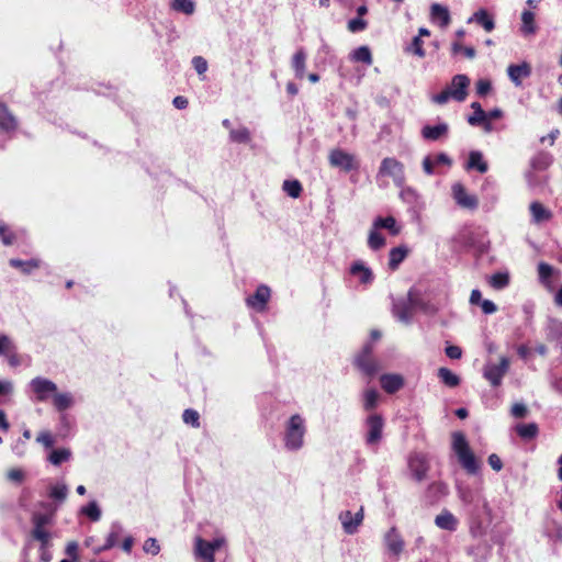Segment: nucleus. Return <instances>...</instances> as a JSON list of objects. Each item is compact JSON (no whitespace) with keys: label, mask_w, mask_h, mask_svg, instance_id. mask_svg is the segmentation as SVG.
<instances>
[{"label":"nucleus","mask_w":562,"mask_h":562,"mask_svg":"<svg viewBox=\"0 0 562 562\" xmlns=\"http://www.w3.org/2000/svg\"><path fill=\"white\" fill-rule=\"evenodd\" d=\"M435 524L440 529L454 531L458 527V519L449 510H442L436 516Z\"/></svg>","instance_id":"nucleus-25"},{"label":"nucleus","mask_w":562,"mask_h":562,"mask_svg":"<svg viewBox=\"0 0 562 562\" xmlns=\"http://www.w3.org/2000/svg\"><path fill=\"white\" fill-rule=\"evenodd\" d=\"M488 283L495 290H503L509 284V274L507 272H496L490 277Z\"/></svg>","instance_id":"nucleus-41"},{"label":"nucleus","mask_w":562,"mask_h":562,"mask_svg":"<svg viewBox=\"0 0 562 562\" xmlns=\"http://www.w3.org/2000/svg\"><path fill=\"white\" fill-rule=\"evenodd\" d=\"M384 178H391L397 188L404 187L406 181L404 165L395 158H384L379 167L376 180Z\"/></svg>","instance_id":"nucleus-4"},{"label":"nucleus","mask_w":562,"mask_h":562,"mask_svg":"<svg viewBox=\"0 0 562 562\" xmlns=\"http://www.w3.org/2000/svg\"><path fill=\"white\" fill-rule=\"evenodd\" d=\"M351 59L370 66L373 61L371 50L368 46H360L351 53Z\"/></svg>","instance_id":"nucleus-39"},{"label":"nucleus","mask_w":562,"mask_h":562,"mask_svg":"<svg viewBox=\"0 0 562 562\" xmlns=\"http://www.w3.org/2000/svg\"><path fill=\"white\" fill-rule=\"evenodd\" d=\"M451 48L453 54L462 52L470 59L475 57V49L473 47H463L460 43L454 42Z\"/></svg>","instance_id":"nucleus-59"},{"label":"nucleus","mask_w":562,"mask_h":562,"mask_svg":"<svg viewBox=\"0 0 562 562\" xmlns=\"http://www.w3.org/2000/svg\"><path fill=\"white\" fill-rule=\"evenodd\" d=\"M68 494L69 488L64 481H58L54 484H50L47 488V495L55 502V506L52 510L56 512L58 506L67 499Z\"/></svg>","instance_id":"nucleus-18"},{"label":"nucleus","mask_w":562,"mask_h":562,"mask_svg":"<svg viewBox=\"0 0 562 562\" xmlns=\"http://www.w3.org/2000/svg\"><path fill=\"white\" fill-rule=\"evenodd\" d=\"M55 512L49 513H34L32 516L33 530L32 536L34 539L41 541L43 546H47L50 533L45 529L46 526L52 525L54 521Z\"/></svg>","instance_id":"nucleus-6"},{"label":"nucleus","mask_w":562,"mask_h":562,"mask_svg":"<svg viewBox=\"0 0 562 562\" xmlns=\"http://www.w3.org/2000/svg\"><path fill=\"white\" fill-rule=\"evenodd\" d=\"M467 168L475 169L481 173H485L488 169V166H487V162L483 159L482 153L477 151V150H473L469 155Z\"/></svg>","instance_id":"nucleus-33"},{"label":"nucleus","mask_w":562,"mask_h":562,"mask_svg":"<svg viewBox=\"0 0 562 562\" xmlns=\"http://www.w3.org/2000/svg\"><path fill=\"white\" fill-rule=\"evenodd\" d=\"M438 376L441 380V382L449 387H456L460 383L459 376L448 368H440L438 370Z\"/></svg>","instance_id":"nucleus-40"},{"label":"nucleus","mask_w":562,"mask_h":562,"mask_svg":"<svg viewBox=\"0 0 562 562\" xmlns=\"http://www.w3.org/2000/svg\"><path fill=\"white\" fill-rule=\"evenodd\" d=\"M292 68L296 78L302 79L305 76L306 69V54L304 49L300 48L292 57Z\"/></svg>","instance_id":"nucleus-31"},{"label":"nucleus","mask_w":562,"mask_h":562,"mask_svg":"<svg viewBox=\"0 0 562 562\" xmlns=\"http://www.w3.org/2000/svg\"><path fill=\"white\" fill-rule=\"evenodd\" d=\"M452 449L460 464L469 474H476L479 472V461L471 451L468 440L462 432L456 431L452 434Z\"/></svg>","instance_id":"nucleus-2"},{"label":"nucleus","mask_w":562,"mask_h":562,"mask_svg":"<svg viewBox=\"0 0 562 562\" xmlns=\"http://www.w3.org/2000/svg\"><path fill=\"white\" fill-rule=\"evenodd\" d=\"M422 306L415 290L411 289L405 299H398L393 302V316L401 323L408 325L412 323L414 311Z\"/></svg>","instance_id":"nucleus-3"},{"label":"nucleus","mask_w":562,"mask_h":562,"mask_svg":"<svg viewBox=\"0 0 562 562\" xmlns=\"http://www.w3.org/2000/svg\"><path fill=\"white\" fill-rule=\"evenodd\" d=\"M192 65L199 75H203L207 70V63L201 56L193 57Z\"/></svg>","instance_id":"nucleus-62"},{"label":"nucleus","mask_w":562,"mask_h":562,"mask_svg":"<svg viewBox=\"0 0 562 562\" xmlns=\"http://www.w3.org/2000/svg\"><path fill=\"white\" fill-rule=\"evenodd\" d=\"M408 249L405 246L392 248L389 255V267L391 270H396L400 263L406 258Z\"/></svg>","instance_id":"nucleus-34"},{"label":"nucleus","mask_w":562,"mask_h":562,"mask_svg":"<svg viewBox=\"0 0 562 562\" xmlns=\"http://www.w3.org/2000/svg\"><path fill=\"white\" fill-rule=\"evenodd\" d=\"M143 550L151 555H157L160 552V546L156 538H148L145 540Z\"/></svg>","instance_id":"nucleus-54"},{"label":"nucleus","mask_w":562,"mask_h":562,"mask_svg":"<svg viewBox=\"0 0 562 562\" xmlns=\"http://www.w3.org/2000/svg\"><path fill=\"white\" fill-rule=\"evenodd\" d=\"M270 288L265 284H261L256 289L254 295H250L246 299V304L248 307L257 312H263L266 310L268 301L270 300Z\"/></svg>","instance_id":"nucleus-14"},{"label":"nucleus","mask_w":562,"mask_h":562,"mask_svg":"<svg viewBox=\"0 0 562 562\" xmlns=\"http://www.w3.org/2000/svg\"><path fill=\"white\" fill-rule=\"evenodd\" d=\"M367 27V21L360 16L351 19L348 22V30L352 33L363 31Z\"/></svg>","instance_id":"nucleus-58"},{"label":"nucleus","mask_w":562,"mask_h":562,"mask_svg":"<svg viewBox=\"0 0 562 562\" xmlns=\"http://www.w3.org/2000/svg\"><path fill=\"white\" fill-rule=\"evenodd\" d=\"M71 450L69 448H59L52 450L47 457V460L53 465H60L64 462H68L71 459Z\"/></svg>","instance_id":"nucleus-35"},{"label":"nucleus","mask_w":562,"mask_h":562,"mask_svg":"<svg viewBox=\"0 0 562 562\" xmlns=\"http://www.w3.org/2000/svg\"><path fill=\"white\" fill-rule=\"evenodd\" d=\"M0 239L5 245H12L14 241V235L3 224H0Z\"/></svg>","instance_id":"nucleus-61"},{"label":"nucleus","mask_w":562,"mask_h":562,"mask_svg":"<svg viewBox=\"0 0 562 562\" xmlns=\"http://www.w3.org/2000/svg\"><path fill=\"white\" fill-rule=\"evenodd\" d=\"M529 211L532 217V222L535 224H540L542 222H548L552 217V212L544 207L543 204H541L538 201H533L529 205Z\"/></svg>","instance_id":"nucleus-22"},{"label":"nucleus","mask_w":562,"mask_h":562,"mask_svg":"<svg viewBox=\"0 0 562 562\" xmlns=\"http://www.w3.org/2000/svg\"><path fill=\"white\" fill-rule=\"evenodd\" d=\"M400 196H401V199L404 202H406L408 204H414L417 201L418 194L412 188H404V187H402L401 188V192H400Z\"/></svg>","instance_id":"nucleus-55"},{"label":"nucleus","mask_w":562,"mask_h":562,"mask_svg":"<svg viewBox=\"0 0 562 562\" xmlns=\"http://www.w3.org/2000/svg\"><path fill=\"white\" fill-rule=\"evenodd\" d=\"M29 385L37 402H46L48 398L53 397L57 391V384L43 376L32 379Z\"/></svg>","instance_id":"nucleus-9"},{"label":"nucleus","mask_w":562,"mask_h":562,"mask_svg":"<svg viewBox=\"0 0 562 562\" xmlns=\"http://www.w3.org/2000/svg\"><path fill=\"white\" fill-rule=\"evenodd\" d=\"M170 9L187 15H191L195 11V2L193 0H172Z\"/></svg>","instance_id":"nucleus-36"},{"label":"nucleus","mask_w":562,"mask_h":562,"mask_svg":"<svg viewBox=\"0 0 562 562\" xmlns=\"http://www.w3.org/2000/svg\"><path fill=\"white\" fill-rule=\"evenodd\" d=\"M375 229L384 228L387 229L393 236H396L401 232V227L397 225L396 220L393 216L376 217L372 224Z\"/></svg>","instance_id":"nucleus-30"},{"label":"nucleus","mask_w":562,"mask_h":562,"mask_svg":"<svg viewBox=\"0 0 562 562\" xmlns=\"http://www.w3.org/2000/svg\"><path fill=\"white\" fill-rule=\"evenodd\" d=\"M452 193L458 205L469 210H475L477 207L476 196L469 194L461 183H454L452 186Z\"/></svg>","instance_id":"nucleus-17"},{"label":"nucleus","mask_w":562,"mask_h":562,"mask_svg":"<svg viewBox=\"0 0 562 562\" xmlns=\"http://www.w3.org/2000/svg\"><path fill=\"white\" fill-rule=\"evenodd\" d=\"M509 359L505 356L499 358L498 363L487 362L483 369V376L491 383L492 386H499L503 378L509 370Z\"/></svg>","instance_id":"nucleus-8"},{"label":"nucleus","mask_w":562,"mask_h":562,"mask_svg":"<svg viewBox=\"0 0 562 562\" xmlns=\"http://www.w3.org/2000/svg\"><path fill=\"white\" fill-rule=\"evenodd\" d=\"M384 245H385L384 236L381 233H379V229H375V227L372 225V228H371V231L369 233V237H368V246L372 250H378V249L382 248Z\"/></svg>","instance_id":"nucleus-44"},{"label":"nucleus","mask_w":562,"mask_h":562,"mask_svg":"<svg viewBox=\"0 0 562 562\" xmlns=\"http://www.w3.org/2000/svg\"><path fill=\"white\" fill-rule=\"evenodd\" d=\"M379 392L374 389H368L363 392V408L366 411H372L378 406Z\"/></svg>","instance_id":"nucleus-42"},{"label":"nucleus","mask_w":562,"mask_h":562,"mask_svg":"<svg viewBox=\"0 0 562 562\" xmlns=\"http://www.w3.org/2000/svg\"><path fill=\"white\" fill-rule=\"evenodd\" d=\"M469 23L471 22H476L477 24H480L486 32H492L495 27V23H494V20L492 18V15L485 10V9H480L477 10L468 21Z\"/></svg>","instance_id":"nucleus-26"},{"label":"nucleus","mask_w":562,"mask_h":562,"mask_svg":"<svg viewBox=\"0 0 562 562\" xmlns=\"http://www.w3.org/2000/svg\"><path fill=\"white\" fill-rule=\"evenodd\" d=\"M53 405L58 412H64L74 405V396L69 392L58 393L57 391L52 397Z\"/></svg>","instance_id":"nucleus-28"},{"label":"nucleus","mask_w":562,"mask_h":562,"mask_svg":"<svg viewBox=\"0 0 562 562\" xmlns=\"http://www.w3.org/2000/svg\"><path fill=\"white\" fill-rule=\"evenodd\" d=\"M122 532H123V526L117 521L113 522L111 525L110 532L106 537L105 543L98 550V552L106 551V550L113 548L114 546H116Z\"/></svg>","instance_id":"nucleus-29"},{"label":"nucleus","mask_w":562,"mask_h":562,"mask_svg":"<svg viewBox=\"0 0 562 562\" xmlns=\"http://www.w3.org/2000/svg\"><path fill=\"white\" fill-rule=\"evenodd\" d=\"M471 108L473 109V114L468 117V123L470 125L479 126L483 121H486V112L482 109L479 102H473Z\"/></svg>","instance_id":"nucleus-38"},{"label":"nucleus","mask_w":562,"mask_h":562,"mask_svg":"<svg viewBox=\"0 0 562 562\" xmlns=\"http://www.w3.org/2000/svg\"><path fill=\"white\" fill-rule=\"evenodd\" d=\"M7 479L11 482H14V483H22L25 479V473L23 470L21 469H18V468H13V469H10L8 472H7Z\"/></svg>","instance_id":"nucleus-57"},{"label":"nucleus","mask_w":562,"mask_h":562,"mask_svg":"<svg viewBox=\"0 0 562 562\" xmlns=\"http://www.w3.org/2000/svg\"><path fill=\"white\" fill-rule=\"evenodd\" d=\"M553 161V158L548 153H539L532 159V167L539 170L547 169Z\"/></svg>","instance_id":"nucleus-48"},{"label":"nucleus","mask_w":562,"mask_h":562,"mask_svg":"<svg viewBox=\"0 0 562 562\" xmlns=\"http://www.w3.org/2000/svg\"><path fill=\"white\" fill-rule=\"evenodd\" d=\"M470 85V79L465 75H456L450 86L447 88L451 94V99L462 102L467 99L468 95V87Z\"/></svg>","instance_id":"nucleus-15"},{"label":"nucleus","mask_w":562,"mask_h":562,"mask_svg":"<svg viewBox=\"0 0 562 562\" xmlns=\"http://www.w3.org/2000/svg\"><path fill=\"white\" fill-rule=\"evenodd\" d=\"M383 543L387 552L394 557H398L405 548L404 539L396 527L390 528L384 533Z\"/></svg>","instance_id":"nucleus-13"},{"label":"nucleus","mask_w":562,"mask_h":562,"mask_svg":"<svg viewBox=\"0 0 562 562\" xmlns=\"http://www.w3.org/2000/svg\"><path fill=\"white\" fill-rule=\"evenodd\" d=\"M510 412L515 418H522L527 415L528 409L524 403H516L513 405Z\"/></svg>","instance_id":"nucleus-63"},{"label":"nucleus","mask_w":562,"mask_h":562,"mask_svg":"<svg viewBox=\"0 0 562 562\" xmlns=\"http://www.w3.org/2000/svg\"><path fill=\"white\" fill-rule=\"evenodd\" d=\"M15 350L14 341L8 335H0V356L9 355Z\"/></svg>","instance_id":"nucleus-50"},{"label":"nucleus","mask_w":562,"mask_h":562,"mask_svg":"<svg viewBox=\"0 0 562 562\" xmlns=\"http://www.w3.org/2000/svg\"><path fill=\"white\" fill-rule=\"evenodd\" d=\"M372 351V342H367L356 358V366L369 376L374 375L380 370L379 363L371 357Z\"/></svg>","instance_id":"nucleus-10"},{"label":"nucleus","mask_w":562,"mask_h":562,"mask_svg":"<svg viewBox=\"0 0 562 562\" xmlns=\"http://www.w3.org/2000/svg\"><path fill=\"white\" fill-rule=\"evenodd\" d=\"M283 190L291 198H299L302 192V186L297 180H285L283 182Z\"/></svg>","instance_id":"nucleus-49"},{"label":"nucleus","mask_w":562,"mask_h":562,"mask_svg":"<svg viewBox=\"0 0 562 562\" xmlns=\"http://www.w3.org/2000/svg\"><path fill=\"white\" fill-rule=\"evenodd\" d=\"M406 52L412 53L420 58L425 57L422 38H419V36H415L412 43L406 47Z\"/></svg>","instance_id":"nucleus-52"},{"label":"nucleus","mask_w":562,"mask_h":562,"mask_svg":"<svg viewBox=\"0 0 562 562\" xmlns=\"http://www.w3.org/2000/svg\"><path fill=\"white\" fill-rule=\"evenodd\" d=\"M363 518V507H360V509L357 513H352L350 510H342L338 516L342 529L347 535L356 533L358 531V528L362 524Z\"/></svg>","instance_id":"nucleus-12"},{"label":"nucleus","mask_w":562,"mask_h":562,"mask_svg":"<svg viewBox=\"0 0 562 562\" xmlns=\"http://www.w3.org/2000/svg\"><path fill=\"white\" fill-rule=\"evenodd\" d=\"M329 165L345 172L357 170L360 167L358 158L340 148H334L328 155Z\"/></svg>","instance_id":"nucleus-7"},{"label":"nucleus","mask_w":562,"mask_h":562,"mask_svg":"<svg viewBox=\"0 0 562 562\" xmlns=\"http://www.w3.org/2000/svg\"><path fill=\"white\" fill-rule=\"evenodd\" d=\"M183 422L187 425H191L192 427H199L200 426V415L196 411L188 408L183 412L182 415Z\"/></svg>","instance_id":"nucleus-53"},{"label":"nucleus","mask_w":562,"mask_h":562,"mask_svg":"<svg viewBox=\"0 0 562 562\" xmlns=\"http://www.w3.org/2000/svg\"><path fill=\"white\" fill-rule=\"evenodd\" d=\"M16 120L13 114L8 110L7 105L0 102V128L5 132H11L16 128Z\"/></svg>","instance_id":"nucleus-27"},{"label":"nucleus","mask_w":562,"mask_h":562,"mask_svg":"<svg viewBox=\"0 0 562 562\" xmlns=\"http://www.w3.org/2000/svg\"><path fill=\"white\" fill-rule=\"evenodd\" d=\"M516 431L524 439H532L538 434V426L535 423L520 424L516 427Z\"/></svg>","instance_id":"nucleus-47"},{"label":"nucleus","mask_w":562,"mask_h":562,"mask_svg":"<svg viewBox=\"0 0 562 562\" xmlns=\"http://www.w3.org/2000/svg\"><path fill=\"white\" fill-rule=\"evenodd\" d=\"M380 383L386 393L393 394L403 387L404 378L397 373H386L380 376Z\"/></svg>","instance_id":"nucleus-20"},{"label":"nucleus","mask_w":562,"mask_h":562,"mask_svg":"<svg viewBox=\"0 0 562 562\" xmlns=\"http://www.w3.org/2000/svg\"><path fill=\"white\" fill-rule=\"evenodd\" d=\"M307 431L306 420L300 414H293L284 423L283 445L288 451H299L304 447Z\"/></svg>","instance_id":"nucleus-1"},{"label":"nucleus","mask_w":562,"mask_h":562,"mask_svg":"<svg viewBox=\"0 0 562 562\" xmlns=\"http://www.w3.org/2000/svg\"><path fill=\"white\" fill-rule=\"evenodd\" d=\"M10 266L16 269H20L24 274H31L34 270L38 269L41 266V261L38 259L31 260H21V259H10Z\"/></svg>","instance_id":"nucleus-32"},{"label":"nucleus","mask_w":562,"mask_h":562,"mask_svg":"<svg viewBox=\"0 0 562 562\" xmlns=\"http://www.w3.org/2000/svg\"><path fill=\"white\" fill-rule=\"evenodd\" d=\"M487 462L490 467L496 472H499L503 469V462L496 453L490 454L487 458Z\"/></svg>","instance_id":"nucleus-64"},{"label":"nucleus","mask_w":562,"mask_h":562,"mask_svg":"<svg viewBox=\"0 0 562 562\" xmlns=\"http://www.w3.org/2000/svg\"><path fill=\"white\" fill-rule=\"evenodd\" d=\"M429 468V461L423 453H414L408 459L409 473L417 482H422L427 477Z\"/></svg>","instance_id":"nucleus-11"},{"label":"nucleus","mask_w":562,"mask_h":562,"mask_svg":"<svg viewBox=\"0 0 562 562\" xmlns=\"http://www.w3.org/2000/svg\"><path fill=\"white\" fill-rule=\"evenodd\" d=\"M449 126L447 123L440 122L437 125H425L422 128V136L426 140L436 142L448 135Z\"/></svg>","instance_id":"nucleus-19"},{"label":"nucleus","mask_w":562,"mask_h":562,"mask_svg":"<svg viewBox=\"0 0 562 562\" xmlns=\"http://www.w3.org/2000/svg\"><path fill=\"white\" fill-rule=\"evenodd\" d=\"M226 543L224 537H216L212 541H206L201 537L194 540V557L202 562H215V551Z\"/></svg>","instance_id":"nucleus-5"},{"label":"nucleus","mask_w":562,"mask_h":562,"mask_svg":"<svg viewBox=\"0 0 562 562\" xmlns=\"http://www.w3.org/2000/svg\"><path fill=\"white\" fill-rule=\"evenodd\" d=\"M552 273H553V268L550 265H548L546 262H540L538 265V274H539V280L541 283L548 285L549 279L552 276Z\"/></svg>","instance_id":"nucleus-51"},{"label":"nucleus","mask_w":562,"mask_h":562,"mask_svg":"<svg viewBox=\"0 0 562 562\" xmlns=\"http://www.w3.org/2000/svg\"><path fill=\"white\" fill-rule=\"evenodd\" d=\"M36 442L43 445L45 448L49 449L54 446L55 440L50 431L43 430L36 437Z\"/></svg>","instance_id":"nucleus-56"},{"label":"nucleus","mask_w":562,"mask_h":562,"mask_svg":"<svg viewBox=\"0 0 562 562\" xmlns=\"http://www.w3.org/2000/svg\"><path fill=\"white\" fill-rule=\"evenodd\" d=\"M80 513L92 521H99L101 518V509L95 501H91L88 505L81 507Z\"/></svg>","instance_id":"nucleus-46"},{"label":"nucleus","mask_w":562,"mask_h":562,"mask_svg":"<svg viewBox=\"0 0 562 562\" xmlns=\"http://www.w3.org/2000/svg\"><path fill=\"white\" fill-rule=\"evenodd\" d=\"M430 18L441 27H447L450 23V13L447 7L434 3L430 8Z\"/></svg>","instance_id":"nucleus-24"},{"label":"nucleus","mask_w":562,"mask_h":562,"mask_svg":"<svg viewBox=\"0 0 562 562\" xmlns=\"http://www.w3.org/2000/svg\"><path fill=\"white\" fill-rule=\"evenodd\" d=\"M507 75L515 86H520L522 78L530 75V67L527 63L520 65H509L507 68Z\"/></svg>","instance_id":"nucleus-21"},{"label":"nucleus","mask_w":562,"mask_h":562,"mask_svg":"<svg viewBox=\"0 0 562 562\" xmlns=\"http://www.w3.org/2000/svg\"><path fill=\"white\" fill-rule=\"evenodd\" d=\"M229 138L234 143L247 144L250 142V131L244 126L237 130L231 128Z\"/></svg>","instance_id":"nucleus-45"},{"label":"nucleus","mask_w":562,"mask_h":562,"mask_svg":"<svg viewBox=\"0 0 562 562\" xmlns=\"http://www.w3.org/2000/svg\"><path fill=\"white\" fill-rule=\"evenodd\" d=\"M448 492L449 491L447 484L440 481L429 484L427 488L428 496L432 499L443 497L448 494Z\"/></svg>","instance_id":"nucleus-43"},{"label":"nucleus","mask_w":562,"mask_h":562,"mask_svg":"<svg viewBox=\"0 0 562 562\" xmlns=\"http://www.w3.org/2000/svg\"><path fill=\"white\" fill-rule=\"evenodd\" d=\"M521 22H522L521 32L525 35H530V34L536 33L537 27L535 24V14L531 11L525 10L521 13Z\"/></svg>","instance_id":"nucleus-37"},{"label":"nucleus","mask_w":562,"mask_h":562,"mask_svg":"<svg viewBox=\"0 0 562 562\" xmlns=\"http://www.w3.org/2000/svg\"><path fill=\"white\" fill-rule=\"evenodd\" d=\"M350 273L357 277L362 284H370L373 281V273L370 268L361 261H356L350 267Z\"/></svg>","instance_id":"nucleus-23"},{"label":"nucleus","mask_w":562,"mask_h":562,"mask_svg":"<svg viewBox=\"0 0 562 562\" xmlns=\"http://www.w3.org/2000/svg\"><path fill=\"white\" fill-rule=\"evenodd\" d=\"M475 88L477 95L485 97L491 91L492 83L488 79H480Z\"/></svg>","instance_id":"nucleus-60"},{"label":"nucleus","mask_w":562,"mask_h":562,"mask_svg":"<svg viewBox=\"0 0 562 562\" xmlns=\"http://www.w3.org/2000/svg\"><path fill=\"white\" fill-rule=\"evenodd\" d=\"M368 434L366 438V442L369 446L376 445L382 438L383 430V418L380 415L373 414L370 415L367 419Z\"/></svg>","instance_id":"nucleus-16"}]
</instances>
